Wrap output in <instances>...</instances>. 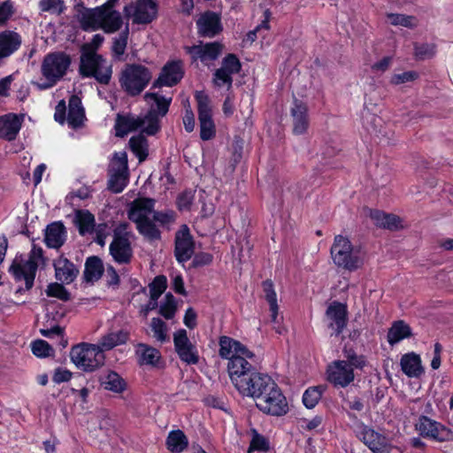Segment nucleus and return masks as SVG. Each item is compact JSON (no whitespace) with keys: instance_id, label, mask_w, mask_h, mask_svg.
Wrapping results in <instances>:
<instances>
[{"instance_id":"1","label":"nucleus","mask_w":453,"mask_h":453,"mask_svg":"<svg viewBox=\"0 0 453 453\" xmlns=\"http://www.w3.org/2000/svg\"><path fill=\"white\" fill-rule=\"evenodd\" d=\"M79 21L84 30L102 29L107 34L119 31L123 19L116 10L86 9L79 14Z\"/></svg>"},{"instance_id":"2","label":"nucleus","mask_w":453,"mask_h":453,"mask_svg":"<svg viewBox=\"0 0 453 453\" xmlns=\"http://www.w3.org/2000/svg\"><path fill=\"white\" fill-rule=\"evenodd\" d=\"M43 263V250L34 243L27 258L23 255L16 256L9 272L16 281H25V289L29 290L34 286L39 265Z\"/></svg>"},{"instance_id":"3","label":"nucleus","mask_w":453,"mask_h":453,"mask_svg":"<svg viewBox=\"0 0 453 453\" xmlns=\"http://www.w3.org/2000/svg\"><path fill=\"white\" fill-rule=\"evenodd\" d=\"M79 73L84 78H94L98 83L108 85L112 76V64L96 50H83Z\"/></svg>"},{"instance_id":"4","label":"nucleus","mask_w":453,"mask_h":453,"mask_svg":"<svg viewBox=\"0 0 453 453\" xmlns=\"http://www.w3.org/2000/svg\"><path fill=\"white\" fill-rule=\"evenodd\" d=\"M116 135L124 137L128 133L142 129V133L153 135L158 132L159 119L154 111H149L144 116H135L134 114H117L115 121Z\"/></svg>"},{"instance_id":"5","label":"nucleus","mask_w":453,"mask_h":453,"mask_svg":"<svg viewBox=\"0 0 453 453\" xmlns=\"http://www.w3.org/2000/svg\"><path fill=\"white\" fill-rule=\"evenodd\" d=\"M71 65L70 57L64 52L48 54L42 64V82H34L40 89L52 88L66 73Z\"/></svg>"},{"instance_id":"6","label":"nucleus","mask_w":453,"mask_h":453,"mask_svg":"<svg viewBox=\"0 0 453 453\" xmlns=\"http://www.w3.org/2000/svg\"><path fill=\"white\" fill-rule=\"evenodd\" d=\"M151 80L150 70L138 64H127L122 69L119 76L121 88L130 96L141 94Z\"/></svg>"},{"instance_id":"7","label":"nucleus","mask_w":453,"mask_h":453,"mask_svg":"<svg viewBox=\"0 0 453 453\" xmlns=\"http://www.w3.org/2000/svg\"><path fill=\"white\" fill-rule=\"evenodd\" d=\"M70 357L78 368L86 372L97 369L104 362V354L102 353L97 344H78L71 349Z\"/></svg>"},{"instance_id":"8","label":"nucleus","mask_w":453,"mask_h":453,"mask_svg":"<svg viewBox=\"0 0 453 453\" xmlns=\"http://www.w3.org/2000/svg\"><path fill=\"white\" fill-rule=\"evenodd\" d=\"M331 257L334 263L349 271L357 269L362 265L358 252L354 250L350 241L342 235H336L331 247Z\"/></svg>"},{"instance_id":"9","label":"nucleus","mask_w":453,"mask_h":453,"mask_svg":"<svg viewBox=\"0 0 453 453\" xmlns=\"http://www.w3.org/2000/svg\"><path fill=\"white\" fill-rule=\"evenodd\" d=\"M128 182L127 156L126 152H118L110 166L108 188L113 193H120Z\"/></svg>"},{"instance_id":"10","label":"nucleus","mask_w":453,"mask_h":453,"mask_svg":"<svg viewBox=\"0 0 453 453\" xmlns=\"http://www.w3.org/2000/svg\"><path fill=\"white\" fill-rule=\"evenodd\" d=\"M196 100L197 102L200 124V137L203 141H209L216 134L215 125L212 120L211 101L203 91H197L196 93Z\"/></svg>"},{"instance_id":"11","label":"nucleus","mask_w":453,"mask_h":453,"mask_svg":"<svg viewBox=\"0 0 453 453\" xmlns=\"http://www.w3.org/2000/svg\"><path fill=\"white\" fill-rule=\"evenodd\" d=\"M125 14L134 24H149L157 15V4L155 0H136L125 6Z\"/></svg>"},{"instance_id":"12","label":"nucleus","mask_w":453,"mask_h":453,"mask_svg":"<svg viewBox=\"0 0 453 453\" xmlns=\"http://www.w3.org/2000/svg\"><path fill=\"white\" fill-rule=\"evenodd\" d=\"M242 64L234 54H227L221 62L212 77V83L217 88L226 87L230 89L233 84V75L241 71Z\"/></svg>"},{"instance_id":"13","label":"nucleus","mask_w":453,"mask_h":453,"mask_svg":"<svg viewBox=\"0 0 453 453\" xmlns=\"http://www.w3.org/2000/svg\"><path fill=\"white\" fill-rule=\"evenodd\" d=\"M195 240L187 225H181L175 233L174 257L179 264L184 265L194 256Z\"/></svg>"},{"instance_id":"14","label":"nucleus","mask_w":453,"mask_h":453,"mask_svg":"<svg viewBox=\"0 0 453 453\" xmlns=\"http://www.w3.org/2000/svg\"><path fill=\"white\" fill-rule=\"evenodd\" d=\"M416 429L421 436L438 441H447L453 439V433L449 428L426 416L418 418Z\"/></svg>"},{"instance_id":"15","label":"nucleus","mask_w":453,"mask_h":453,"mask_svg":"<svg viewBox=\"0 0 453 453\" xmlns=\"http://www.w3.org/2000/svg\"><path fill=\"white\" fill-rule=\"evenodd\" d=\"M248 359H250V357L240 356L227 363L228 376L236 389L239 387H243V383L256 372L255 367Z\"/></svg>"},{"instance_id":"16","label":"nucleus","mask_w":453,"mask_h":453,"mask_svg":"<svg viewBox=\"0 0 453 453\" xmlns=\"http://www.w3.org/2000/svg\"><path fill=\"white\" fill-rule=\"evenodd\" d=\"M173 344L180 359L188 365H196L199 356L196 347L190 342L185 329L173 334Z\"/></svg>"},{"instance_id":"17","label":"nucleus","mask_w":453,"mask_h":453,"mask_svg":"<svg viewBox=\"0 0 453 453\" xmlns=\"http://www.w3.org/2000/svg\"><path fill=\"white\" fill-rule=\"evenodd\" d=\"M327 380L335 387L346 388L355 380L352 367L347 361L335 360L326 370Z\"/></svg>"},{"instance_id":"18","label":"nucleus","mask_w":453,"mask_h":453,"mask_svg":"<svg viewBox=\"0 0 453 453\" xmlns=\"http://www.w3.org/2000/svg\"><path fill=\"white\" fill-rule=\"evenodd\" d=\"M326 318L328 327L334 331L335 335H339L347 326V305L337 301L331 303L326 311Z\"/></svg>"},{"instance_id":"19","label":"nucleus","mask_w":453,"mask_h":453,"mask_svg":"<svg viewBox=\"0 0 453 453\" xmlns=\"http://www.w3.org/2000/svg\"><path fill=\"white\" fill-rule=\"evenodd\" d=\"M357 434L373 453L389 452L388 439L367 426H358Z\"/></svg>"},{"instance_id":"20","label":"nucleus","mask_w":453,"mask_h":453,"mask_svg":"<svg viewBox=\"0 0 453 453\" xmlns=\"http://www.w3.org/2000/svg\"><path fill=\"white\" fill-rule=\"evenodd\" d=\"M184 74L180 61L166 63L161 70L158 78L154 81L153 88L173 87L182 79Z\"/></svg>"},{"instance_id":"21","label":"nucleus","mask_w":453,"mask_h":453,"mask_svg":"<svg viewBox=\"0 0 453 453\" xmlns=\"http://www.w3.org/2000/svg\"><path fill=\"white\" fill-rule=\"evenodd\" d=\"M185 50L194 61L207 62L216 60L219 58L223 50V45L218 42H213L186 47Z\"/></svg>"},{"instance_id":"22","label":"nucleus","mask_w":453,"mask_h":453,"mask_svg":"<svg viewBox=\"0 0 453 453\" xmlns=\"http://www.w3.org/2000/svg\"><path fill=\"white\" fill-rule=\"evenodd\" d=\"M219 354L220 357L228 359V361L233 360L234 357H240V356L250 357V358L255 357L254 353L243 344L228 336H221L219 338Z\"/></svg>"},{"instance_id":"23","label":"nucleus","mask_w":453,"mask_h":453,"mask_svg":"<svg viewBox=\"0 0 453 453\" xmlns=\"http://www.w3.org/2000/svg\"><path fill=\"white\" fill-rule=\"evenodd\" d=\"M273 380L265 373L257 371L243 383V387H239L237 390L244 396L255 399L259 392L265 388H269Z\"/></svg>"},{"instance_id":"24","label":"nucleus","mask_w":453,"mask_h":453,"mask_svg":"<svg viewBox=\"0 0 453 453\" xmlns=\"http://www.w3.org/2000/svg\"><path fill=\"white\" fill-rule=\"evenodd\" d=\"M198 34L201 36L212 38L219 35L223 27L220 16L213 12H206L196 21Z\"/></svg>"},{"instance_id":"25","label":"nucleus","mask_w":453,"mask_h":453,"mask_svg":"<svg viewBox=\"0 0 453 453\" xmlns=\"http://www.w3.org/2000/svg\"><path fill=\"white\" fill-rule=\"evenodd\" d=\"M263 291L265 293V300L270 306L271 322L273 324V328L277 334H282L286 329L280 325L281 318H279V306L277 303V295L274 290L273 283L270 280H266L262 283Z\"/></svg>"},{"instance_id":"26","label":"nucleus","mask_w":453,"mask_h":453,"mask_svg":"<svg viewBox=\"0 0 453 453\" xmlns=\"http://www.w3.org/2000/svg\"><path fill=\"white\" fill-rule=\"evenodd\" d=\"M22 44L21 35L14 30L0 32V61L8 58L19 50Z\"/></svg>"},{"instance_id":"27","label":"nucleus","mask_w":453,"mask_h":453,"mask_svg":"<svg viewBox=\"0 0 453 453\" xmlns=\"http://www.w3.org/2000/svg\"><path fill=\"white\" fill-rule=\"evenodd\" d=\"M258 409L265 414L272 416H282L288 411V405L286 397L281 390L273 392V395L261 401Z\"/></svg>"},{"instance_id":"28","label":"nucleus","mask_w":453,"mask_h":453,"mask_svg":"<svg viewBox=\"0 0 453 453\" xmlns=\"http://www.w3.org/2000/svg\"><path fill=\"white\" fill-rule=\"evenodd\" d=\"M155 206V200L152 198H137L134 199L131 203L127 212L128 219L138 223L142 220L149 219V216L153 212Z\"/></svg>"},{"instance_id":"29","label":"nucleus","mask_w":453,"mask_h":453,"mask_svg":"<svg viewBox=\"0 0 453 453\" xmlns=\"http://www.w3.org/2000/svg\"><path fill=\"white\" fill-rule=\"evenodd\" d=\"M293 118V132L296 134H304L309 127L308 107L306 104L297 99L293 102L291 108Z\"/></svg>"},{"instance_id":"30","label":"nucleus","mask_w":453,"mask_h":453,"mask_svg":"<svg viewBox=\"0 0 453 453\" xmlns=\"http://www.w3.org/2000/svg\"><path fill=\"white\" fill-rule=\"evenodd\" d=\"M54 268L57 280L65 284L72 283L79 273L76 266L62 256L54 261Z\"/></svg>"},{"instance_id":"31","label":"nucleus","mask_w":453,"mask_h":453,"mask_svg":"<svg viewBox=\"0 0 453 453\" xmlns=\"http://www.w3.org/2000/svg\"><path fill=\"white\" fill-rule=\"evenodd\" d=\"M22 123V118L13 113L0 116V137L7 141L16 139Z\"/></svg>"},{"instance_id":"32","label":"nucleus","mask_w":453,"mask_h":453,"mask_svg":"<svg viewBox=\"0 0 453 453\" xmlns=\"http://www.w3.org/2000/svg\"><path fill=\"white\" fill-rule=\"evenodd\" d=\"M109 250L116 263L127 265L131 262L133 250L129 240H112Z\"/></svg>"},{"instance_id":"33","label":"nucleus","mask_w":453,"mask_h":453,"mask_svg":"<svg viewBox=\"0 0 453 453\" xmlns=\"http://www.w3.org/2000/svg\"><path fill=\"white\" fill-rule=\"evenodd\" d=\"M66 230L63 223L53 222L45 229L44 241L46 245L51 249H59L65 243Z\"/></svg>"},{"instance_id":"34","label":"nucleus","mask_w":453,"mask_h":453,"mask_svg":"<svg viewBox=\"0 0 453 453\" xmlns=\"http://www.w3.org/2000/svg\"><path fill=\"white\" fill-rule=\"evenodd\" d=\"M135 356L140 365L156 366L161 358L158 349L146 343L135 345Z\"/></svg>"},{"instance_id":"35","label":"nucleus","mask_w":453,"mask_h":453,"mask_svg":"<svg viewBox=\"0 0 453 453\" xmlns=\"http://www.w3.org/2000/svg\"><path fill=\"white\" fill-rule=\"evenodd\" d=\"M85 119V111L81 99L76 96H71L68 104L67 123L73 128L80 127Z\"/></svg>"},{"instance_id":"36","label":"nucleus","mask_w":453,"mask_h":453,"mask_svg":"<svg viewBox=\"0 0 453 453\" xmlns=\"http://www.w3.org/2000/svg\"><path fill=\"white\" fill-rule=\"evenodd\" d=\"M370 218L380 228L397 230L402 227L400 218L394 214L374 210L370 211Z\"/></svg>"},{"instance_id":"37","label":"nucleus","mask_w":453,"mask_h":453,"mask_svg":"<svg viewBox=\"0 0 453 453\" xmlns=\"http://www.w3.org/2000/svg\"><path fill=\"white\" fill-rule=\"evenodd\" d=\"M401 368L404 374L411 378H417L423 372L420 357L414 353L404 354L401 357Z\"/></svg>"},{"instance_id":"38","label":"nucleus","mask_w":453,"mask_h":453,"mask_svg":"<svg viewBox=\"0 0 453 453\" xmlns=\"http://www.w3.org/2000/svg\"><path fill=\"white\" fill-rule=\"evenodd\" d=\"M129 338V332L121 329L117 332H111L104 335L97 343L98 348L102 353L105 350H110L116 346L125 344Z\"/></svg>"},{"instance_id":"39","label":"nucleus","mask_w":453,"mask_h":453,"mask_svg":"<svg viewBox=\"0 0 453 453\" xmlns=\"http://www.w3.org/2000/svg\"><path fill=\"white\" fill-rule=\"evenodd\" d=\"M74 224L82 236L94 233L96 227L95 216L88 210H77L74 213Z\"/></svg>"},{"instance_id":"40","label":"nucleus","mask_w":453,"mask_h":453,"mask_svg":"<svg viewBox=\"0 0 453 453\" xmlns=\"http://www.w3.org/2000/svg\"><path fill=\"white\" fill-rule=\"evenodd\" d=\"M411 335V326L403 320H396L388 329L387 339L388 342L393 346L406 338H410Z\"/></svg>"},{"instance_id":"41","label":"nucleus","mask_w":453,"mask_h":453,"mask_svg":"<svg viewBox=\"0 0 453 453\" xmlns=\"http://www.w3.org/2000/svg\"><path fill=\"white\" fill-rule=\"evenodd\" d=\"M165 444L170 452L181 453L188 448V440L181 430L177 429L168 434Z\"/></svg>"},{"instance_id":"42","label":"nucleus","mask_w":453,"mask_h":453,"mask_svg":"<svg viewBox=\"0 0 453 453\" xmlns=\"http://www.w3.org/2000/svg\"><path fill=\"white\" fill-rule=\"evenodd\" d=\"M104 264L101 258L92 256L85 262L84 279L86 281L98 280L104 273Z\"/></svg>"},{"instance_id":"43","label":"nucleus","mask_w":453,"mask_h":453,"mask_svg":"<svg viewBox=\"0 0 453 453\" xmlns=\"http://www.w3.org/2000/svg\"><path fill=\"white\" fill-rule=\"evenodd\" d=\"M129 147L140 162L144 161L149 154V144L143 134L134 135L129 140Z\"/></svg>"},{"instance_id":"44","label":"nucleus","mask_w":453,"mask_h":453,"mask_svg":"<svg viewBox=\"0 0 453 453\" xmlns=\"http://www.w3.org/2000/svg\"><path fill=\"white\" fill-rule=\"evenodd\" d=\"M128 35L129 29L127 26L118 36L113 38L111 51L113 58L117 60H123L122 57L127 49Z\"/></svg>"},{"instance_id":"45","label":"nucleus","mask_w":453,"mask_h":453,"mask_svg":"<svg viewBox=\"0 0 453 453\" xmlns=\"http://www.w3.org/2000/svg\"><path fill=\"white\" fill-rule=\"evenodd\" d=\"M104 388L114 393H121L126 389L125 380L115 372H110L102 380Z\"/></svg>"},{"instance_id":"46","label":"nucleus","mask_w":453,"mask_h":453,"mask_svg":"<svg viewBox=\"0 0 453 453\" xmlns=\"http://www.w3.org/2000/svg\"><path fill=\"white\" fill-rule=\"evenodd\" d=\"M138 232L150 241L158 240L161 237V233L156 225L149 219L141 222L135 223Z\"/></svg>"},{"instance_id":"47","label":"nucleus","mask_w":453,"mask_h":453,"mask_svg":"<svg viewBox=\"0 0 453 453\" xmlns=\"http://www.w3.org/2000/svg\"><path fill=\"white\" fill-rule=\"evenodd\" d=\"M145 97L147 99H152L155 102L157 110H151L150 111H154L157 118L158 116L163 117L168 112L172 97H165L157 93H147Z\"/></svg>"},{"instance_id":"48","label":"nucleus","mask_w":453,"mask_h":453,"mask_svg":"<svg viewBox=\"0 0 453 453\" xmlns=\"http://www.w3.org/2000/svg\"><path fill=\"white\" fill-rule=\"evenodd\" d=\"M325 388L322 386L307 388L303 395V403L308 409L314 408L319 402Z\"/></svg>"},{"instance_id":"49","label":"nucleus","mask_w":453,"mask_h":453,"mask_svg":"<svg viewBox=\"0 0 453 453\" xmlns=\"http://www.w3.org/2000/svg\"><path fill=\"white\" fill-rule=\"evenodd\" d=\"M150 329L153 333V337L159 342L164 343L169 341L167 334V325L159 318H153L150 321Z\"/></svg>"},{"instance_id":"50","label":"nucleus","mask_w":453,"mask_h":453,"mask_svg":"<svg viewBox=\"0 0 453 453\" xmlns=\"http://www.w3.org/2000/svg\"><path fill=\"white\" fill-rule=\"evenodd\" d=\"M176 311V300L171 293H167L159 306V314L165 319H172L174 317Z\"/></svg>"},{"instance_id":"51","label":"nucleus","mask_w":453,"mask_h":453,"mask_svg":"<svg viewBox=\"0 0 453 453\" xmlns=\"http://www.w3.org/2000/svg\"><path fill=\"white\" fill-rule=\"evenodd\" d=\"M167 288V280L164 275L157 276L153 281L149 285L150 296L152 301H157L159 296L165 292Z\"/></svg>"},{"instance_id":"52","label":"nucleus","mask_w":453,"mask_h":453,"mask_svg":"<svg viewBox=\"0 0 453 453\" xmlns=\"http://www.w3.org/2000/svg\"><path fill=\"white\" fill-rule=\"evenodd\" d=\"M39 8L42 12L60 15L65 12V5L63 0H41Z\"/></svg>"},{"instance_id":"53","label":"nucleus","mask_w":453,"mask_h":453,"mask_svg":"<svg viewBox=\"0 0 453 453\" xmlns=\"http://www.w3.org/2000/svg\"><path fill=\"white\" fill-rule=\"evenodd\" d=\"M387 18L388 22L394 26H403L405 27H412L416 26L415 18L413 16L398 13H388Z\"/></svg>"},{"instance_id":"54","label":"nucleus","mask_w":453,"mask_h":453,"mask_svg":"<svg viewBox=\"0 0 453 453\" xmlns=\"http://www.w3.org/2000/svg\"><path fill=\"white\" fill-rule=\"evenodd\" d=\"M32 352L38 357H46L53 352L50 345L44 340H36L32 342Z\"/></svg>"},{"instance_id":"55","label":"nucleus","mask_w":453,"mask_h":453,"mask_svg":"<svg viewBox=\"0 0 453 453\" xmlns=\"http://www.w3.org/2000/svg\"><path fill=\"white\" fill-rule=\"evenodd\" d=\"M323 418L321 416H315L311 419L306 418H297V426L301 430L313 431L317 430L322 424Z\"/></svg>"},{"instance_id":"56","label":"nucleus","mask_w":453,"mask_h":453,"mask_svg":"<svg viewBox=\"0 0 453 453\" xmlns=\"http://www.w3.org/2000/svg\"><path fill=\"white\" fill-rule=\"evenodd\" d=\"M344 356L352 371L354 369H362L365 365V357L362 355H357L353 349L344 350Z\"/></svg>"},{"instance_id":"57","label":"nucleus","mask_w":453,"mask_h":453,"mask_svg":"<svg viewBox=\"0 0 453 453\" xmlns=\"http://www.w3.org/2000/svg\"><path fill=\"white\" fill-rule=\"evenodd\" d=\"M344 356L352 371L354 369H362L365 365V357L362 355H357L353 349L344 350Z\"/></svg>"},{"instance_id":"58","label":"nucleus","mask_w":453,"mask_h":453,"mask_svg":"<svg viewBox=\"0 0 453 453\" xmlns=\"http://www.w3.org/2000/svg\"><path fill=\"white\" fill-rule=\"evenodd\" d=\"M344 356L352 371L354 369H362L365 365V357L362 355H357L353 349L344 350Z\"/></svg>"},{"instance_id":"59","label":"nucleus","mask_w":453,"mask_h":453,"mask_svg":"<svg viewBox=\"0 0 453 453\" xmlns=\"http://www.w3.org/2000/svg\"><path fill=\"white\" fill-rule=\"evenodd\" d=\"M46 293L49 296H55L63 301H67L70 297L69 293L64 288L63 285L59 283H51L48 286Z\"/></svg>"},{"instance_id":"60","label":"nucleus","mask_w":453,"mask_h":453,"mask_svg":"<svg viewBox=\"0 0 453 453\" xmlns=\"http://www.w3.org/2000/svg\"><path fill=\"white\" fill-rule=\"evenodd\" d=\"M414 50L415 56L419 59H427L435 54V46L434 44H416Z\"/></svg>"},{"instance_id":"61","label":"nucleus","mask_w":453,"mask_h":453,"mask_svg":"<svg viewBox=\"0 0 453 453\" xmlns=\"http://www.w3.org/2000/svg\"><path fill=\"white\" fill-rule=\"evenodd\" d=\"M175 218V212L172 210L153 211V219L163 226L174 222Z\"/></svg>"},{"instance_id":"62","label":"nucleus","mask_w":453,"mask_h":453,"mask_svg":"<svg viewBox=\"0 0 453 453\" xmlns=\"http://www.w3.org/2000/svg\"><path fill=\"white\" fill-rule=\"evenodd\" d=\"M269 448L267 440L257 433H255L250 444L248 452L254 450H267Z\"/></svg>"},{"instance_id":"63","label":"nucleus","mask_w":453,"mask_h":453,"mask_svg":"<svg viewBox=\"0 0 453 453\" xmlns=\"http://www.w3.org/2000/svg\"><path fill=\"white\" fill-rule=\"evenodd\" d=\"M418 78V73L414 71H408L402 73L394 74L391 78V83L399 85L412 81Z\"/></svg>"},{"instance_id":"64","label":"nucleus","mask_w":453,"mask_h":453,"mask_svg":"<svg viewBox=\"0 0 453 453\" xmlns=\"http://www.w3.org/2000/svg\"><path fill=\"white\" fill-rule=\"evenodd\" d=\"M13 14V6L11 1L0 4V26L4 25Z\"/></svg>"}]
</instances>
